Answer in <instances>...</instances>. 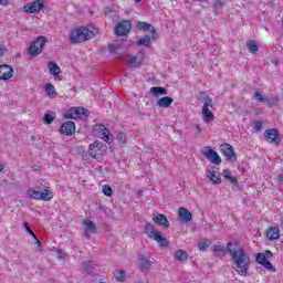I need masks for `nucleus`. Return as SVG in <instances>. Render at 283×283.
<instances>
[{"label": "nucleus", "mask_w": 283, "mask_h": 283, "mask_svg": "<svg viewBox=\"0 0 283 283\" xmlns=\"http://www.w3.org/2000/svg\"><path fill=\"white\" fill-rule=\"evenodd\" d=\"M228 253H230L233 260V269L237 273L243 277L247 276L249 266H251V259L247 255L244 248L239 242H229Z\"/></svg>", "instance_id": "1"}, {"label": "nucleus", "mask_w": 283, "mask_h": 283, "mask_svg": "<svg viewBox=\"0 0 283 283\" xmlns=\"http://www.w3.org/2000/svg\"><path fill=\"white\" fill-rule=\"evenodd\" d=\"M97 32V29L90 31V29L85 27H80L71 32L70 42L72 44L84 43V41H90V39L94 38Z\"/></svg>", "instance_id": "2"}, {"label": "nucleus", "mask_w": 283, "mask_h": 283, "mask_svg": "<svg viewBox=\"0 0 283 283\" xmlns=\"http://www.w3.org/2000/svg\"><path fill=\"white\" fill-rule=\"evenodd\" d=\"M145 233L148 234V238H150V240H155V242H157L159 247H169V240L163 237V233L156 230L154 226H151V223H146Z\"/></svg>", "instance_id": "3"}, {"label": "nucleus", "mask_w": 283, "mask_h": 283, "mask_svg": "<svg viewBox=\"0 0 283 283\" xmlns=\"http://www.w3.org/2000/svg\"><path fill=\"white\" fill-rule=\"evenodd\" d=\"M273 259V252L270 250H265L262 253H258L255 256V261L258 264H261V266L265 268L266 271H273L275 273V268L273 266V263H271L269 260Z\"/></svg>", "instance_id": "4"}, {"label": "nucleus", "mask_w": 283, "mask_h": 283, "mask_svg": "<svg viewBox=\"0 0 283 283\" xmlns=\"http://www.w3.org/2000/svg\"><path fill=\"white\" fill-rule=\"evenodd\" d=\"M45 43H48V39H45V36H39L30 44L29 54H31V56H39V54L43 52Z\"/></svg>", "instance_id": "5"}, {"label": "nucleus", "mask_w": 283, "mask_h": 283, "mask_svg": "<svg viewBox=\"0 0 283 283\" xmlns=\"http://www.w3.org/2000/svg\"><path fill=\"white\" fill-rule=\"evenodd\" d=\"M83 116L86 118V116H90V111L87 108L83 107H73L70 108L64 117L70 119H76V118H83Z\"/></svg>", "instance_id": "6"}, {"label": "nucleus", "mask_w": 283, "mask_h": 283, "mask_svg": "<svg viewBox=\"0 0 283 283\" xmlns=\"http://www.w3.org/2000/svg\"><path fill=\"white\" fill-rule=\"evenodd\" d=\"M45 8V0H34L23 7L24 12L28 14H36Z\"/></svg>", "instance_id": "7"}, {"label": "nucleus", "mask_w": 283, "mask_h": 283, "mask_svg": "<svg viewBox=\"0 0 283 283\" xmlns=\"http://www.w3.org/2000/svg\"><path fill=\"white\" fill-rule=\"evenodd\" d=\"M264 138L266 143H270L271 145H280L282 143V138L280 137V130L277 128H271L266 129L264 132Z\"/></svg>", "instance_id": "8"}, {"label": "nucleus", "mask_w": 283, "mask_h": 283, "mask_svg": "<svg viewBox=\"0 0 283 283\" xmlns=\"http://www.w3.org/2000/svg\"><path fill=\"white\" fill-rule=\"evenodd\" d=\"M201 154L205 156V158H207V160H209L213 165H220L222 163V158H220V155L209 147H203L201 149Z\"/></svg>", "instance_id": "9"}, {"label": "nucleus", "mask_w": 283, "mask_h": 283, "mask_svg": "<svg viewBox=\"0 0 283 283\" xmlns=\"http://www.w3.org/2000/svg\"><path fill=\"white\" fill-rule=\"evenodd\" d=\"M132 31V21L123 20L122 22L117 23L115 27V34L117 36H127Z\"/></svg>", "instance_id": "10"}, {"label": "nucleus", "mask_w": 283, "mask_h": 283, "mask_svg": "<svg viewBox=\"0 0 283 283\" xmlns=\"http://www.w3.org/2000/svg\"><path fill=\"white\" fill-rule=\"evenodd\" d=\"M103 143L95 140L93 144L88 146V156L91 158H98V156H103Z\"/></svg>", "instance_id": "11"}, {"label": "nucleus", "mask_w": 283, "mask_h": 283, "mask_svg": "<svg viewBox=\"0 0 283 283\" xmlns=\"http://www.w3.org/2000/svg\"><path fill=\"white\" fill-rule=\"evenodd\" d=\"M145 61V53L138 52L136 55H128L127 63L130 67H140Z\"/></svg>", "instance_id": "12"}, {"label": "nucleus", "mask_w": 283, "mask_h": 283, "mask_svg": "<svg viewBox=\"0 0 283 283\" xmlns=\"http://www.w3.org/2000/svg\"><path fill=\"white\" fill-rule=\"evenodd\" d=\"M139 271L142 273H149L151 269V260L143 253L138 254Z\"/></svg>", "instance_id": "13"}, {"label": "nucleus", "mask_w": 283, "mask_h": 283, "mask_svg": "<svg viewBox=\"0 0 283 283\" xmlns=\"http://www.w3.org/2000/svg\"><path fill=\"white\" fill-rule=\"evenodd\" d=\"M94 132H98V134H102V139L105 142V143H108L112 144V140H114L112 138V135H109V130L107 129V127H105V125L103 124H96L94 126Z\"/></svg>", "instance_id": "14"}, {"label": "nucleus", "mask_w": 283, "mask_h": 283, "mask_svg": "<svg viewBox=\"0 0 283 283\" xmlns=\"http://www.w3.org/2000/svg\"><path fill=\"white\" fill-rule=\"evenodd\" d=\"M14 76V69L12 66L2 64L0 65V80L1 81H10Z\"/></svg>", "instance_id": "15"}, {"label": "nucleus", "mask_w": 283, "mask_h": 283, "mask_svg": "<svg viewBox=\"0 0 283 283\" xmlns=\"http://www.w3.org/2000/svg\"><path fill=\"white\" fill-rule=\"evenodd\" d=\"M76 132V124L72 120L63 123L60 127V133L64 136H72Z\"/></svg>", "instance_id": "16"}, {"label": "nucleus", "mask_w": 283, "mask_h": 283, "mask_svg": "<svg viewBox=\"0 0 283 283\" xmlns=\"http://www.w3.org/2000/svg\"><path fill=\"white\" fill-rule=\"evenodd\" d=\"M221 153L229 160H231V159H233L234 161L238 160V157H235V151L233 150V146H231L230 144H222Z\"/></svg>", "instance_id": "17"}, {"label": "nucleus", "mask_w": 283, "mask_h": 283, "mask_svg": "<svg viewBox=\"0 0 283 283\" xmlns=\"http://www.w3.org/2000/svg\"><path fill=\"white\" fill-rule=\"evenodd\" d=\"M178 218L180 222H191L193 220V214L189 209L180 207L178 211Z\"/></svg>", "instance_id": "18"}, {"label": "nucleus", "mask_w": 283, "mask_h": 283, "mask_svg": "<svg viewBox=\"0 0 283 283\" xmlns=\"http://www.w3.org/2000/svg\"><path fill=\"white\" fill-rule=\"evenodd\" d=\"M137 29L139 30V32H150L151 34H158L156 31V27L147 23V22H143V21H138L137 22Z\"/></svg>", "instance_id": "19"}, {"label": "nucleus", "mask_w": 283, "mask_h": 283, "mask_svg": "<svg viewBox=\"0 0 283 283\" xmlns=\"http://www.w3.org/2000/svg\"><path fill=\"white\" fill-rule=\"evenodd\" d=\"M158 39V34H151V36H143L136 42V45L142 46L144 45L145 48H149L151 45V41H156Z\"/></svg>", "instance_id": "20"}, {"label": "nucleus", "mask_w": 283, "mask_h": 283, "mask_svg": "<svg viewBox=\"0 0 283 283\" xmlns=\"http://www.w3.org/2000/svg\"><path fill=\"white\" fill-rule=\"evenodd\" d=\"M50 74L55 78V81H62V78L59 76L61 74V67L55 62H49L48 64Z\"/></svg>", "instance_id": "21"}, {"label": "nucleus", "mask_w": 283, "mask_h": 283, "mask_svg": "<svg viewBox=\"0 0 283 283\" xmlns=\"http://www.w3.org/2000/svg\"><path fill=\"white\" fill-rule=\"evenodd\" d=\"M153 221L159 227H166V229H169V219H167V216L165 214H157L153 217Z\"/></svg>", "instance_id": "22"}, {"label": "nucleus", "mask_w": 283, "mask_h": 283, "mask_svg": "<svg viewBox=\"0 0 283 283\" xmlns=\"http://www.w3.org/2000/svg\"><path fill=\"white\" fill-rule=\"evenodd\" d=\"M174 103V98L169 96L161 97L157 101L156 105L157 107H161L163 109H169L171 107V104Z\"/></svg>", "instance_id": "23"}, {"label": "nucleus", "mask_w": 283, "mask_h": 283, "mask_svg": "<svg viewBox=\"0 0 283 283\" xmlns=\"http://www.w3.org/2000/svg\"><path fill=\"white\" fill-rule=\"evenodd\" d=\"M207 178L213 184V185H220L222 182V179L220 178V175L216 170H208L207 171Z\"/></svg>", "instance_id": "24"}, {"label": "nucleus", "mask_w": 283, "mask_h": 283, "mask_svg": "<svg viewBox=\"0 0 283 283\" xmlns=\"http://www.w3.org/2000/svg\"><path fill=\"white\" fill-rule=\"evenodd\" d=\"M266 238L269 240H280V228L270 227L266 231Z\"/></svg>", "instance_id": "25"}, {"label": "nucleus", "mask_w": 283, "mask_h": 283, "mask_svg": "<svg viewBox=\"0 0 283 283\" xmlns=\"http://www.w3.org/2000/svg\"><path fill=\"white\" fill-rule=\"evenodd\" d=\"M174 258L175 260H177L178 262H187L189 254H187V251L185 250H177L174 253Z\"/></svg>", "instance_id": "26"}, {"label": "nucleus", "mask_w": 283, "mask_h": 283, "mask_svg": "<svg viewBox=\"0 0 283 283\" xmlns=\"http://www.w3.org/2000/svg\"><path fill=\"white\" fill-rule=\"evenodd\" d=\"M24 228H25L27 233H30V235L33 237V239L35 240V244H38L39 251H43V245L41 244V241H39V238L34 233V231H32L30 226L28 223H24Z\"/></svg>", "instance_id": "27"}, {"label": "nucleus", "mask_w": 283, "mask_h": 283, "mask_svg": "<svg viewBox=\"0 0 283 283\" xmlns=\"http://www.w3.org/2000/svg\"><path fill=\"white\" fill-rule=\"evenodd\" d=\"M150 94H153V96H167V90L163 86H153Z\"/></svg>", "instance_id": "28"}, {"label": "nucleus", "mask_w": 283, "mask_h": 283, "mask_svg": "<svg viewBox=\"0 0 283 283\" xmlns=\"http://www.w3.org/2000/svg\"><path fill=\"white\" fill-rule=\"evenodd\" d=\"M201 114L205 123H213L216 120V116H213V113L209 108L202 109Z\"/></svg>", "instance_id": "29"}, {"label": "nucleus", "mask_w": 283, "mask_h": 283, "mask_svg": "<svg viewBox=\"0 0 283 283\" xmlns=\"http://www.w3.org/2000/svg\"><path fill=\"white\" fill-rule=\"evenodd\" d=\"M211 249L213 253H217V255H227L229 252V248H224V245L221 244L212 245Z\"/></svg>", "instance_id": "30"}, {"label": "nucleus", "mask_w": 283, "mask_h": 283, "mask_svg": "<svg viewBox=\"0 0 283 283\" xmlns=\"http://www.w3.org/2000/svg\"><path fill=\"white\" fill-rule=\"evenodd\" d=\"M84 227H86V231H90V233H96L98 230V228H96V223L90 219L84 220Z\"/></svg>", "instance_id": "31"}, {"label": "nucleus", "mask_w": 283, "mask_h": 283, "mask_svg": "<svg viewBox=\"0 0 283 283\" xmlns=\"http://www.w3.org/2000/svg\"><path fill=\"white\" fill-rule=\"evenodd\" d=\"M247 48L250 52V54H255L260 50V46H258V42L255 40H250L247 42Z\"/></svg>", "instance_id": "32"}, {"label": "nucleus", "mask_w": 283, "mask_h": 283, "mask_svg": "<svg viewBox=\"0 0 283 283\" xmlns=\"http://www.w3.org/2000/svg\"><path fill=\"white\" fill-rule=\"evenodd\" d=\"M52 199V191L44 189L42 192H40V200L43 202H50Z\"/></svg>", "instance_id": "33"}, {"label": "nucleus", "mask_w": 283, "mask_h": 283, "mask_svg": "<svg viewBox=\"0 0 283 283\" xmlns=\"http://www.w3.org/2000/svg\"><path fill=\"white\" fill-rule=\"evenodd\" d=\"M265 105H268V107H274L275 105H277V103H280V97H277V95L270 97V98H265L264 99Z\"/></svg>", "instance_id": "34"}, {"label": "nucleus", "mask_w": 283, "mask_h": 283, "mask_svg": "<svg viewBox=\"0 0 283 283\" xmlns=\"http://www.w3.org/2000/svg\"><path fill=\"white\" fill-rule=\"evenodd\" d=\"M226 0H216L212 10L216 14H218V10H222L224 8Z\"/></svg>", "instance_id": "35"}, {"label": "nucleus", "mask_w": 283, "mask_h": 283, "mask_svg": "<svg viewBox=\"0 0 283 283\" xmlns=\"http://www.w3.org/2000/svg\"><path fill=\"white\" fill-rule=\"evenodd\" d=\"M45 92L48 96H56V88L54 87V84H46L45 85Z\"/></svg>", "instance_id": "36"}, {"label": "nucleus", "mask_w": 283, "mask_h": 283, "mask_svg": "<svg viewBox=\"0 0 283 283\" xmlns=\"http://www.w3.org/2000/svg\"><path fill=\"white\" fill-rule=\"evenodd\" d=\"M209 107H213V99L207 95L203 97L202 109H209Z\"/></svg>", "instance_id": "37"}, {"label": "nucleus", "mask_w": 283, "mask_h": 283, "mask_svg": "<svg viewBox=\"0 0 283 283\" xmlns=\"http://www.w3.org/2000/svg\"><path fill=\"white\" fill-rule=\"evenodd\" d=\"M54 118H55L54 115L50 113H45L43 117L44 125H52V123H54Z\"/></svg>", "instance_id": "38"}, {"label": "nucleus", "mask_w": 283, "mask_h": 283, "mask_svg": "<svg viewBox=\"0 0 283 283\" xmlns=\"http://www.w3.org/2000/svg\"><path fill=\"white\" fill-rule=\"evenodd\" d=\"M30 197L32 198V200H41V191L35 190L34 188H31L29 190Z\"/></svg>", "instance_id": "39"}, {"label": "nucleus", "mask_w": 283, "mask_h": 283, "mask_svg": "<svg viewBox=\"0 0 283 283\" xmlns=\"http://www.w3.org/2000/svg\"><path fill=\"white\" fill-rule=\"evenodd\" d=\"M212 244L211 240H205L199 242V251H207L209 247Z\"/></svg>", "instance_id": "40"}, {"label": "nucleus", "mask_w": 283, "mask_h": 283, "mask_svg": "<svg viewBox=\"0 0 283 283\" xmlns=\"http://www.w3.org/2000/svg\"><path fill=\"white\" fill-rule=\"evenodd\" d=\"M115 277L117 282H125V280H127V275H125V271L123 270L117 271V273L115 274Z\"/></svg>", "instance_id": "41"}, {"label": "nucleus", "mask_w": 283, "mask_h": 283, "mask_svg": "<svg viewBox=\"0 0 283 283\" xmlns=\"http://www.w3.org/2000/svg\"><path fill=\"white\" fill-rule=\"evenodd\" d=\"M103 193L104 196H107V198H112V187H109L108 185L103 186Z\"/></svg>", "instance_id": "42"}, {"label": "nucleus", "mask_w": 283, "mask_h": 283, "mask_svg": "<svg viewBox=\"0 0 283 283\" xmlns=\"http://www.w3.org/2000/svg\"><path fill=\"white\" fill-rule=\"evenodd\" d=\"M117 140H119L120 145H125V140H127V136L124 133H118Z\"/></svg>", "instance_id": "43"}, {"label": "nucleus", "mask_w": 283, "mask_h": 283, "mask_svg": "<svg viewBox=\"0 0 283 283\" xmlns=\"http://www.w3.org/2000/svg\"><path fill=\"white\" fill-rule=\"evenodd\" d=\"M262 126H263L262 122H258V120L253 122L252 124V127L256 129V132H260L262 129Z\"/></svg>", "instance_id": "44"}, {"label": "nucleus", "mask_w": 283, "mask_h": 283, "mask_svg": "<svg viewBox=\"0 0 283 283\" xmlns=\"http://www.w3.org/2000/svg\"><path fill=\"white\" fill-rule=\"evenodd\" d=\"M254 97L259 101V103H264L265 101L264 96H262L260 92H255Z\"/></svg>", "instance_id": "45"}, {"label": "nucleus", "mask_w": 283, "mask_h": 283, "mask_svg": "<svg viewBox=\"0 0 283 283\" xmlns=\"http://www.w3.org/2000/svg\"><path fill=\"white\" fill-rule=\"evenodd\" d=\"M118 45L108 44V51L114 54V52H118Z\"/></svg>", "instance_id": "46"}, {"label": "nucleus", "mask_w": 283, "mask_h": 283, "mask_svg": "<svg viewBox=\"0 0 283 283\" xmlns=\"http://www.w3.org/2000/svg\"><path fill=\"white\" fill-rule=\"evenodd\" d=\"M83 266L84 271H86L87 273H92V262L84 263Z\"/></svg>", "instance_id": "47"}, {"label": "nucleus", "mask_w": 283, "mask_h": 283, "mask_svg": "<svg viewBox=\"0 0 283 283\" xmlns=\"http://www.w3.org/2000/svg\"><path fill=\"white\" fill-rule=\"evenodd\" d=\"M56 253H57V258L59 260H65V252H63V250H56Z\"/></svg>", "instance_id": "48"}, {"label": "nucleus", "mask_w": 283, "mask_h": 283, "mask_svg": "<svg viewBox=\"0 0 283 283\" xmlns=\"http://www.w3.org/2000/svg\"><path fill=\"white\" fill-rule=\"evenodd\" d=\"M276 182L283 185V169L281 170V174L276 176Z\"/></svg>", "instance_id": "49"}, {"label": "nucleus", "mask_w": 283, "mask_h": 283, "mask_svg": "<svg viewBox=\"0 0 283 283\" xmlns=\"http://www.w3.org/2000/svg\"><path fill=\"white\" fill-rule=\"evenodd\" d=\"M222 176L226 178V180H228L231 177V170H223Z\"/></svg>", "instance_id": "50"}, {"label": "nucleus", "mask_w": 283, "mask_h": 283, "mask_svg": "<svg viewBox=\"0 0 283 283\" xmlns=\"http://www.w3.org/2000/svg\"><path fill=\"white\" fill-rule=\"evenodd\" d=\"M231 185H238V178L230 175V178L228 179Z\"/></svg>", "instance_id": "51"}, {"label": "nucleus", "mask_w": 283, "mask_h": 283, "mask_svg": "<svg viewBox=\"0 0 283 283\" xmlns=\"http://www.w3.org/2000/svg\"><path fill=\"white\" fill-rule=\"evenodd\" d=\"M231 185H238V178L230 175V178L228 179Z\"/></svg>", "instance_id": "52"}, {"label": "nucleus", "mask_w": 283, "mask_h": 283, "mask_svg": "<svg viewBox=\"0 0 283 283\" xmlns=\"http://www.w3.org/2000/svg\"><path fill=\"white\" fill-rule=\"evenodd\" d=\"M0 6L7 8V6H10V0H0Z\"/></svg>", "instance_id": "53"}, {"label": "nucleus", "mask_w": 283, "mask_h": 283, "mask_svg": "<svg viewBox=\"0 0 283 283\" xmlns=\"http://www.w3.org/2000/svg\"><path fill=\"white\" fill-rule=\"evenodd\" d=\"M4 52H3V46L0 44V57L3 56Z\"/></svg>", "instance_id": "54"}, {"label": "nucleus", "mask_w": 283, "mask_h": 283, "mask_svg": "<svg viewBox=\"0 0 283 283\" xmlns=\"http://www.w3.org/2000/svg\"><path fill=\"white\" fill-rule=\"evenodd\" d=\"M84 235L85 238L90 239V231L85 230Z\"/></svg>", "instance_id": "55"}, {"label": "nucleus", "mask_w": 283, "mask_h": 283, "mask_svg": "<svg viewBox=\"0 0 283 283\" xmlns=\"http://www.w3.org/2000/svg\"><path fill=\"white\" fill-rule=\"evenodd\" d=\"M0 171H3V165L0 164Z\"/></svg>", "instance_id": "56"}, {"label": "nucleus", "mask_w": 283, "mask_h": 283, "mask_svg": "<svg viewBox=\"0 0 283 283\" xmlns=\"http://www.w3.org/2000/svg\"><path fill=\"white\" fill-rule=\"evenodd\" d=\"M142 0H135L136 3H140Z\"/></svg>", "instance_id": "57"}, {"label": "nucleus", "mask_w": 283, "mask_h": 283, "mask_svg": "<svg viewBox=\"0 0 283 283\" xmlns=\"http://www.w3.org/2000/svg\"><path fill=\"white\" fill-rule=\"evenodd\" d=\"M138 114H139L140 116H143V113H142L140 111H138Z\"/></svg>", "instance_id": "58"}, {"label": "nucleus", "mask_w": 283, "mask_h": 283, "mask_svg": "<svg viewBox=\"0 0 283 283\" xmlns=\"http://www.w3.org/2000/svg\"><path fill=\"white\" fill-rule=\"evenodd\" d=\"M80 151H85V150L83 149V147H81V148H80Z\"/></svg>", "instance_id": "59"}, {"label": "nucleus", "mask_w": 283, "mask_h": 283, "mask_svg": "<svg viewBox=\"0 0 283 283\" xmlns=\"http://www.w3.org/2000/svg\"><path fill=\"white\" fill-rule=\"evenodd\" d=\"M31 139L34 140V136H31Z\"/></svg>", "instance_id": "60"}]
</instances>
